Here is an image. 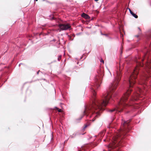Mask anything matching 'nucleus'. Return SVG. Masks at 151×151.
I'll list each match as a JSON object with an SVG mask.
<instances>
[{
  "mask_svg": "<svg viewBox=\"0 0 151 151\" xmlns=\"http://www.w3.org/2000/svg\"><path fill=\"white\" fill-rule=\"evenodd\" d=\"M98 74L95 78V83L93 84L91 87V91L92 93V104L91 105L86 106L84 111V115L87 116L89 115L90 117L92 116L94 117L92 119L93 122L94 121L96 118L98 117L100 115L99 111L103 109V106H105L107 104L112 95H113L112 93L114 92L120 79V68H119V71L116 72V76L115 81L113 82L109 86L108 92L104 96L103 99L101 100L96 99L95 90L98 88L101 82L102 78L103 75V71H99Z\"/></svg>",
  "mask_w": 151,
  "mask_h": 151,
  "instance_id": "obj_1",
  "label": "nucleus"
},
{
  "mask_svg": "<svg viewBox=\"0 0 151 151\" xmlns=\"http://www.w3.org/2000/svg\"><path fill=\"white\" fill-rule=\"evenodd\" d=\"M130 121L129 120L122 123L121 129L116 135L113 137V143L109 145L110 147L113 148L117 147L120 148L123 146L122 139L129 131V123Z\"/></svg>",
  "mask_w": 151,
  "mask_h": 151,
  "instance_id": "obj_2",
  "label": "nucleus"
},
{
  "mask_svg": "<svg viewBox=\"0 0 151 151\" xmlns=\"http://www.w3.org/2000/svg\"><path fill=\"white\" fill-rule=\"evenodd\" d=\"M132 90L130 88H129L125 93L124 94V96L121 99L118 104L116 108L110 110L109 111L110 112H114L115 113L117 111L121 112L124 108L129 106L128 104L126 103V102L128 99V97L129 96Z\"/></svg>",
  "mask_w": 151,
  "mask_h": 151,
  "instance_id": "obj_3",
  "label": "nucleus"
},
{
  "mask_svg": "<svg viewBox=\"0 0 151 151\" xmlns=\"http://www.w3.org/2000/svg\"><path fill=\"white\" fill-rule=\"evenodd\" d=\"M137 67L134 70L133 72L130 76L129 79V83L130 87H132L133 85L135 83V79L137 78V76L138 73L139 67H142L143 64L139 61L137 60Z\"/></svg>",
  "mask_w": 151,
  "mask_h": 151,
  "instance_id": "obj_4",
  "label": "nucleus"
},
{
  "mask_svg": "<svg viewBox=\"0 0 151 151\" xmlns=\"http://www.w3.org/2000/svg\"><path fill=\"white\" fill-rule=\"evenodd\" d=\"M145 66V71L143 72L142 75L147 79L151 77V60H148Z\"/></svg>",
  "mask_w": 151,
  "mask_h": 151,
  "instance_id": "obj_5",
  "label": "nucleus"
},
{
  "mask_svg": "<svg viewBox=\"0 0 151 151\" xmlns=\"http://www.w3.org/2000/svg\"><path fill=\"white\" fill-rule=\"evenodd\" d=\"M58 27L60 29H58L60 32L61 30H67L71 27L70 24H60L58 25Z\"/></svg>",
  "mask_w": 151,
  "mask_h": 151,
  "instance_id": "obj_6",
  "label": "nucleus"
},
{
  "mask_svg": "<svg viewBox=\"0 0 151 151\" xmlns=\"http://www.w3.org/2000/svg\"><path fill=\"white\" fill-rule=\"evenodd\" d=\"M142 96L140 95V94L139 93H137L134 96L132 97L131 99L130 100L131 101H130L129 105H132V104H133L131 102L133 101H136L137 100L138 97H141Z\"/></svg>",
  "mask_w": 151,
  "mask_h": 151,
  "instance_id": "obj_7",
  "label": "nucleus"
},
{
  "mask_svg": "<svg viewBox=\"0 0 151 151\" xmlns=\"http://www.w3.org/2000/svg\"><path fill=\"white\" fill-rule=\"evenodd\" d=\"M82 17L86 19H89L90 18V17L88 15L84 13L82 14Z\"/></svg>",
  "mask_w": 151,
  "mask_h": 151,
  "instance_id": "obj_8",
  "label": "nucleus"
},
{
  "mask_svg": "<svg viewBox=\"0 0 151 151\" xmlns=\"http://www.w3.org/2000/svg\"><path fill=\"white\" fill-rule=\"evenodd\" d=\"M105 134V132L104 131H102L98 135V137L101 138L103 137Z\"/></svg>",
  "mask_w": 151,
  "mask_h": 151,
  "instance_id": "obj_9",
  "label": "nucleus"
},
{
  "mask_svg": "<svg viewBox=\"0 0 151 151\" xmlns=\"http://www.w3.org/2000/svg\"><path fill=\"white\" fill-rule=\"evenodd\" d=\"M138 29L139 30V34L138 35H135V37H138L141 34V29H140V28L139 27H138Z\"/></svg>",
  "mask_w": 151,
  "mask_h": 151,
  "instance_id": "obj_10",
  "label": "nucleus"
},
{
  "mask_svg": "<svg viewBox=\"0 0 151 151\" xmlns=\"http://www.w3.org/2000/svg\"><path fill=\"white\" fill-rule=\"evenodd\" d=\"M138 91L140 93H142L143 92L142 90L139 88H138Z\"/></svg>",
  "mask_w": 151,
  "mask_h": 151,
  "instance_id": "obj_11",
  "label": "nucleus"
},
{
  "mask_svg": "<svg viewBox=\"0 0 151 151\" xmlns=\"http://www.w3.org/2000/svg\"><path fill=\"white\" fill-rule=\"evenodd\" d=\"M131 14L133 16V17H134L136 18H138V16L135 14H134L133 12L132 13V14Z\"/></svg>",
  "mask_w": 151,
  "mask_h": 151,
  "instance_id": "obj_12",
  "label": "nucleus"
},
{
  "mask_svg": "<svg viewBox=\"0 0 151 151\" xmlns=\"http://www.w3.org/2000/svg\"><path fill=\"white\" fill-rule=\"evenodd\" d=\"M55 108L56 110H58V111L59 112H62V111L61 109H59L58 108H57V107H55Z\"/></svg>",
  "mask_w": 151,
  "mask_h": 151,
  "instance_id": "obj_13",
  "label": "nucleus"
},
{
  "mask_svg": "<svg viewBox=\"0 0 151 151\" xmlns=\"http://www.w3.org/2000/svg\"><path fill=\"white\" fill-rule=\"evenodd\" d=\"M139 105L138 104H137L133 105V107L135 109H137V107H139Z\"/></svg>",
  "mask_w": 151,
  "mask_h": 151,
  "instance_id": "obj_14",
  "label": "nucleus"
},
{
  "mask_svg": "<svg viewBox=\"0 0 151 151\" xmlns=\"http://www.w3.org/2000/svg\"><path fill=\"white\" fill-rule=\"evenodd\" d=\"M147 53L146 54H145V55L144 56V58L142 59L141 60L142 61H143L146 58V57H147Z\"/></svg>",
  "mask_w": 151,
  "mask_h": 151,
  "instance_id": "obj_15",
  "label": "nucleus"
},
{
  "mask_svg": "<svg viewBox=\"0 0 151 151\" xmlns=\"http://www.w3.org/2000/svg\"><path fill=\"white\" fill-rule=\"evenodd\" d=\"M61 58V55H59L58 56V60L59 61H60Z\"/></svg>",
  "mask_w": 151,
  "mask_h": 151,
  "instance_id": "obj_16",
  "label": "nucleus"
},
{
  "mask_svg": "<svg viewBox=\"0 0 151 151\" xmlns=\"http://www.w3.org/2000/svg\"><path fill=\"white\" fill-rule=\"evenodd\" d=\"M88 123V125H85L84 127L83 128V129H85L89 125H90V124H89V123Z\"/></svg>",
  "mask_w": 151,
  "mask_h": 151,
  "instance_id": "obj_17",
  "label": "nucleus"
},
{
  "mask_svg": "<svg viewBox=\"0 0 151 151\" xmlns=\"http://www.w3.org/2000/svg\"><path fill=\"white\" fill-rule=\"evenodd\" d=\"M128 9H129V12H130V13H131V14H132V13H133V12L131 11V10L130 9L128 8Z\"/></svg>",
  "mask_w": 151,
  "mask_h": 151,
  "instance_id": "obj_18",
  "label": "nucleus"
},
{
  "mask_svg": "<svg viewBox=\"0 0 151 151\" xmlns=\"http://www.w3.org/2000/svg\"><path fill=\"white\" fill-rule=\"evenodd\" d=\"M102 63H104V60H103L102 59H101L100 61Z\"/></svg>",
  "mask_w": 151,
  "mask_h": 151,
  "instance_id": "obj_19",
  "label": "nucleus"
},
{
  "mask_svg": "<svg viewBox=\"0 0 151 151\" xmlns=\"http://www.w3.org/2000/svg\"><path fill=\"white\" fill-rule=\"evenodd\" d=\"M55 19V17H53L52 19H51V20H53V19Z\"/></svg>",
  "mask_w": 151,
  "mask_h": 151,
  "instance_id": "obj_20",
  "label": "nucleus"
},
{
  "mask_svg": "<svg viewBox=\"0 0 151 151\" xmlns=\"http://www.w3.org/2000/svg\"><path fill=\"white\" fill-rule=\"evenodd\" d=\"M95 1H98V0H94Z\"/></svg>",
  "mask_w": 151,
  "mask_h": 151,
  "instance_id": "obj_21",
  "label": "nucleus"
},
{
  "mask_svg": "<svg viewBox=\"0 0 151 151\" xmlns=\"http://www.w3.org/2000/svg\"><path fill=\"white\" fill-rule=\"evenodd\" d=\"M35 1H38V0H35Z\"/></svg>",
  "mask_w": 151,
  "mask_h": 151,
  "instance_id": "obj_22",
  "label": "nucleus"
},
{
  "mask_svg": "<svg viewBox=\"0 0 151 151\" xmlns=\"http://www.w3.org/2000/svg\"><path fill=\"white\" fill-rule=\"evenodd\" d=\"M121 37H122V34H121Z\"/></svg>",
  "mask_w": 151,
  "mask_h": 151,
  "instance_id": "obj_23",
  "label": "nucleus"
},
{
  "mask_svg": "<svg viewBox=\"0 0 151 151\" xmlns=\"http://www.w3.org/2000/svg\"><path fill=\"white\" fill-rule=\"evenodd\" d=\"M105 139H104V141H105Z\"/></svg>",
  "mask_w": 151,
  "mask_h": 151,
  "instance_id": "obj_24",
  "label": "nucleus"
},
{
  "mask_svg": "<svg viewBox=\"0 0 151 151\" xmlns=\"http://www.w3.org/2000/svg\"><path fill=\"white\" fill-rule=\"evenodd\" d=\"M78 151H81V150H79Z\"/></svg>",
  "mask_w": 151,
  "mask_h": 151,
  "instance_id": "obj_25",
  "label": "nucleus"
}]
</instances>
